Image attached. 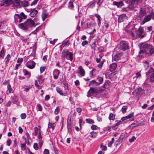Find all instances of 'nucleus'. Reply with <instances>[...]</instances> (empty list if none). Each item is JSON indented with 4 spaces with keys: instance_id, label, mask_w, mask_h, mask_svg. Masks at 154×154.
I'll use <instances>...</instances> for the list:
<instances>
[{
    "instance_id": "nucleus-42",
    "label": "nucleus",
    "mask_w": 154,
    "mask_h": 154,
    "mask_svg": "<svg viewBox=\"0 0 154 154\" xmlns=\"http://www.w3.org/2000/svg\"><path fill=\"white\" fill-rule=\"evenodd\" d=\"M7 88L9 91V93H13V91L12 88H11V85L8 84L7 86Z\"/></svg>"
},
{
    "instance_id": "nucleus-19",
    "label": "nucleus",
    "mask_w": 154,
    "mask_h": 154,
    "mask_svg": "<svg viewBox=\"0 0 154 154\" xmlns=\"http://www.w3.org/2000/svg\"><path fill=\"white\" fill-rule=\"evenodd\" d=\"M113 5L117 6L118 7H121L124 5V4L122 2H119L115 1L113 2Z\"/></svg>"
},
{
    "instance_id": "nucleus-59",
    "label": "nucleus",
    "mask_w": 154,
    "mask_h": 154,
    "mask_svg": "<svg viewBox=\"0 0 154 154\" xmlns=\"http://www.w3.org/2000/svg\"><path fill=\"white\" fill-rule=\"evenodd\" d=\"M134 112H132L129 114L128 116H127V117L128 119H130L134 116Z\"/></svg>"
},
{
    "instance_id": "nucleus-8",
    "label": "nucleus",
    "mask_w": 154,
    "mask_h": 154,
    "mask_svg": "<svg viewBox=\"0 0 154 154\" xmlns=\"http://www.w3.org/2000/svg\"><path fill=\"white\" fill-rule=\"evenodd\" d=\"M136 33L138 37H143L146 34V32L145 31L144 28L141 27L136 31Z\"/></svg>"
},
{
    "instance_id": "nucleus-16",
    "label": "nucleus",
    "mask_w": 154,
    "mask_h": 154,
    "mask_svg": "<svg viewBox=\"0 0 154 154\" xmlns=\"http://www.w3.org/2000/svg\"><path fill=\"white\" fill-rule=\"evenodd\" d=\"M48 15V13L45 10H44L42 14V17L43 21H44L47 17Z\"/></svg>"
},
{
    "instance_id": "nucleus-41",
    "label": "nucleus",
    "mask_w": 154,
    "mask_h": 154,
    "mask_svg": "<svg viewBox=\"0 0 154 154\" xmlns=\"http://www.w3.org/2000/svg\"><path fill=\"white\" fill-rule=\"evenodd\" d=\"M109 118L110 120H113L115 119V116L112 113H110L109 115Z\"/></svg>"
},
{
    "instance_id": "nucleus-24",
    "label": "nucleus",
    "mask_w": 154,
    "mask_h": 154,
    "mask_svg": "<svg viewBox=\"0 0 154 154\" xmlns=\"http://www.w3.org/2000/svg\"><path fill=\"white\" fill-rule=\"evenodd\" d=\"M134 24L133 22L132 21L130 22L128 25L127 26V28H130L131 29H133L134 28Z\"/></svg>"
},
{
    "instance_id": "nucleus-28",
    "label": "nucleus",
    "mask_w": 154,
    "mask_h": 154,
    "mask_svg": "<svg viewBox=\"0 0 154 154\" xmlns=\"http://www.w3.org/2000/svg\"><path fill=\"white\" fill-rule=\"evenodd\" d=\"M5 22L4 21L0 22V29H3L6 28V26L5 24Z\"/></svg>"
},
{
    "instance_id": "nucleus-1",
    "label": "nucleus",
    "mask_w": 154,
    "mask_h": 154,
    "mask_svg": "<svg viewBox=\"0 0 154 154\" xmlns=\"http://www.w3.org/2000/svg\"><path fill=\"white\" fill-rule=\"evenodd\" d=\"M34 26L35 23L34 21L30 19H28L24 23L20 24L19 26L20 28L23 30L25 31H27L29 30L30 28Z\"/></svg>"
},
{
    "instance_id": "nucleus-62",
    "label": "nucleus",
    "mask_w": 154,
    "mask_h": 154,
    "mask_svg": "<svg viewBox=\"0 0 154 154\" xmlns=\"http://www.w3.org/2000/svg\"><path fill=\"white\" fill-rule=\"evenodd\" d=\"M33 147L35 150H37L38 149V146L37 143H34L33 145Z\"/></svg>"
},
{
    "instance_id": "nucleus-31",
    "label": "nucleus",
    "mask_w": 154,
    "mask_h": 154,
    "mask_svg": "<svg viewBox=\"0 0 154 154\" xmlns=\"http://www.w3.org/2000/svg\"><path fill=\"white\" fill-rule=\"evenodd\" d=\"M143 63H144L145 69L146 70L149 66V63L146 61H144Z\"/></svg>"
},
{
    "instance_id": "nucleus-21",
    "label": "nucleus",
    "mask_w": 154,
    "mask_h": 154,
    "mask_svg": "<svg viewBox=\"0 0 154 154\" xmlns=\"http://www.w3.org/2000/svg\"><path fill=\"white\" fill-rule=\"evenodd\" d=\"M56 91L61 96H65L67 95V94L66 93H63L61 89L60 88H57Z\"/></svg>"
},
{
    "instance_id": "nucleus-26",
    "label": "nucleus",
    "mask_w": 154,
    "mask_h": 154,
    "mask_svg": "<svg viewBox=\"0 0 154 154\" xmlns=\"http://www.w3.org/2000/svg\"><path fill=\"white\" fill-rule=\"evenodd\" d=\"M96 24L92 22H88L87 23V27L89 28H91L92 27H94Z\"/></svg>"
},
{
    "instance_id": "nucleus-29",
    "label": "nucleus",
    "mask_w": 154,
    "mask_h": 154,
    "mask_svg": "<svg viewBox=\"0 0 154 154\" xmlns=\"http://www.w3.org/2000/svg\"><path fill=\"white\" fill-rule=\"evenodd\" d=\"M13 5L17 8L19 7L21 5V2L17 1L13 3Z\"/></svg>"
},
{
    "instance_id": "nucleus-3",
    "label": "nucleus",
    "mask_w": 154,
    "mask_h": 154,
    "mask_svg": "<svg viewBox=\"0 0 154 154\" xmlns=\"http://www.w3.org/2000/svg\"><path fill=\"white\" fill-rule=\"evenodd\" d=\"M150 48L151 45L146 43L142 44L140 47V51L139 53V56L144 57L148 54V51Z\"/></svg>"
},
{
    "instance_id": "nucleus-7",
    "label": "nucleus",
    "mask_w": 154,
    "mask_h": 154,
    "mask_svg": "<svg viewBox=\"0 0 154 154\" xmlns=\"http://www.w3.org/2000/svg\"><path fill=\"white\" fill-rule=\"evenodd\" d=\"M14 17L15 20H16V19H19V23H20L23 21V20H24L26 18L27 16L23 12H22L20 14H15Z\"/></svg>"
},
{
    "instance_id": "nucleus-58",
    "label": "nucleus",
    "mask_w": 154,
    "mask_h": 154,
    "mask_svg": "<svg viewBox=\"0 0 154 154\" xmlns=\"http://www.w3.org/2000/svg\"><path fill=\"white\" fill-rule=\"evenodd\" d=\"M98 127L95 125H92L91 126V128L92 130H97Z\"/></svg>"
},
{
    "instance_id": "nucleus-53",
    "label": "nucleus",
    "mask_w": 154,
    "mask_h": 154,
    "mask_svg": "<svg viewBox=\"0 0 154 154\" xmlns=\"http://www.w3.org/2000/svg\"><path fill=\"white\" fill-rule=\"evenodd\" d=\"M152 26H149V27H146L145 28V30H147V31H151L152 30Z\"/></svg>"
},
{
    "instance_id": "nucleus-34",
    "label": "nucleus",
    "mask_w": 154,
    "mask_h": 154,
    "mask_svg": "<svg viewBox=\"0 0 154 154\" xmlns=\"http://www.w3.org/2000/svg\"><path fill=\"white\" fill-rule=\"evenodd\" d=\"M89 85H92L93 86H95L97 85V82L95 80H93L90 82Z\"/></svg>"
},
{
    "instance_id": "nucleus-39",
    "label": "nucleus",
    "mask_w": 154,
    "mask_h": 154,
    "mask_svg": "<svg viewBox=\"0 0 154 154\" xmlns=\"http://www.w3.org/2000/svg\"><path fill=\"white\" fill-rule=\"evenodd\" d=\"M60 111V108L59 106H57L55 109L54 112V114L56 115H57Z\"/></svg>"
},
{
    "instance_id": "nucleus-6",
    "label": "nucleus",
    "mask_w": 154,
    "mask_h": 154,
    "mask_svg": "<svg viewBox=\"0 0 154 154\" xmlns=\"http://www.w3.org/2000/svg\"><path fill=\"white\" fill-rule=\"evenodd\" d=\"M119 47H116L115 48V51L119 50V49L123 51L125 50L128 48V46L127 43L125 41H123L120 42Z\"/></svg>"
},
{
    "instance_id": "nucleus-13",
    "label": "nucleus",
    "mask_w": 154,
    "mask_h": 154,
    "mask_svg": "<svg viewBox=\"0 0 154 154\" xmlns=\"http://www.w3.org/2000/svg\"><path fill=\"white\" fill-rule=\"evenodd\" d=\"M122 55V53H118L114 55L112 59L116 61H118L119 60Z\"/></svg>"
},
{
    "instance_id": "nucleus-64",
    "label": "nucleus",
    "mask_w": 154,
    "mask_h": 154,
    "mask_svg": "<svg viewBox=\"0 0 154 154\" xmlns=\"http://www.w3.org/2000/svg\"><path fill=\"white\" fill-rule=\"evenodd\" d=\"M25 146H26V145L22 143L21 144V148L23 150H25V149H26Z\"/></svg>"
},
{
    "instance_id": "nucleus-17",
    "label": "nucleus",
    "mask_w": 154,
    "mask_h": 154,
    "mask_svg": "<svg viewBox=\"0 0 154 154\" xmlns=\"http://www.w3.org/2000/svg\"><path fill=\"white\" fill-rule=\"evenodd\" d=\"M38 11L36 10H35L34 9L31 10V12L30 13L29 15L31 17H35L37 14Z\"/></svg>"
},
{
    "instance_id": "nucleus-60",
    "label": "nucleus",
    "mask_w": 154,
    "mask_h": 154,
    "mask_svg": "<svg viewBox=\"0 0 154 154\" xmlns=\"http://www.w3.org/2000/svg\"><path fill=\"white\" fill-rule=\"evenodd\" d=\"M109 24L107 22L105 21L104 23V24L103 27H105L106 29H107L109 27Z\"/></svg>"
},
{
    "instance_id": "nucleus-43",
    "label": "nucleus",
    "mask_w": 154,
    "mask_h": 154,
    "mask_svg": "<svg viewBox=\"0 0 154 154\" xmlns=\"http://www.w3.org/2000/svg\"><path fill=\"white\" fill-rule=\"evenodd\" d=\"M128 108V106H124L122 107V111L123 113H125L126 112Z\"/></svg>"
},
{
    "instance_id": "nucleus-61",
    "label": "nucleus",
    "mask_w": 154,
    "mask_h": 154,
    "mask_svg": "<svg viewBox=\"0 0 154 154\" xmlns=\"http://www.w3.org/2000/svg\"><path fill=\"white\" fill-rule=\"evenodd\" d=\"M34 130H35V133H34V135L35 136H36L38 134V128L37 127H35L34 128Z\"/></svg>"
},
{
    "instance_id": "nucleus-4",
    "label": "nucleus",
    "mask_w": 154,
    "mask_h": 154,
    "mask_svg": "<svg viewBox=\"0 0 154 154\" xmlns=\"http://www.w3.org/2000/svg\"><path fill=\"white\" fill-rule=\"evenodd\" d=\"M65 58L71 61L73 60V54L68 49L63 50L62 53V58L64 60Z\"/></svg>"
},
{
    "instance_id": "nucleus-35",
    "label": "nucleus",
    "mask_w": 154,
    "mask_h": 154,
    "mask_svg": "<svg viewBox=\"0 0 154 154\" xmlns=\"http://www.w3.org/2000/svg\"><path fill=\"white\" fill-rule=\"evenodd\" d=\"M67 128L68 131L69 132H70L72 131V128L71 124L70 123H69L67 122Z\"/></svg>"
},
{
    "instance_id": "nucleus-40",
    "label": "nucleus",
    "mask_w": 154,
    "mask_h": 154,
    "mask_svg": "<svg viewBox=\"0 0 154 154\" xmlns=\"http://www.w3.org/2000/svg\"><path fill=\"white\" fill-rule=\"evenodd\" d=\"M142 89L141 88H136L134 91V92L137 94H139L142 91Z\"/></svg>"
},
{
    "instance_id": "nucleus-51",
    "label": "nucleus",
    "mask_w": 154,
    "mask_h": 154,
    "mask_svg": "<svg viewBox=\"0 0 154 154\" xmlns=\"http://www.w3.org/2000/svg\"><path fill=\"white\" fill-rule=\"evenodd\" d=\"M37 107L38 110L39 111H42V106L40 104H38L37 105Z\"/></svg>"
},
{
    "instance_id": "nucleus-10",
    "label": "nucleus",
    "mask_w": 154,
    "mask_h": 154,
    "mask_svg": "<svg viewBox=\"0 0 154 154\" xmlns=\"http://www.w3.org/2000/svg\"><path fill=\"white\" fill-rule=\"evenodd\" d=\"M35 66V63L33 61H30L26 63V66L30 69L34 68Z\"/></svg>"
},
{
    "instance_id": "nucleus-27",
    "label": "nucleus",
    "mask_w": 154,
    "mask_h": 154,
    "mask_svg": "<svg viewBox=\"0 0 154 154\" xmlns=\"http://www.w3.org/2000/svg\"><path fill=\"white\" fill-rule=\"evenodd\" d=\"M45 79L42 76L40 75L38 77V80L40 84L42 83L44 81Z\"/></svg>"
},
{
    "instance_id": "nucleus-63",
    "label": "nucleus",
    "mask_w": 154,
    "mask_h": 154,
    "mask_svg": "<svg viewBox=\"0 0 154 154\" xmlns=\"http://www.w3.org/2000/svg\"><path fill=\"white\" fill-rule=\"evenodd\" d=\"M46 68L45 66H42L40 68V71L41 73H42L45 70Z\"/></svg>"
},
{
    "instance_id": "nucleus-49",
    "label": "nucleus",
    "mask_w": 154,
    "mask_h": 154,
    "mask_svg": "<svg viewBox=\"0 0 154 154\" xmlns=\"http://www.w3.org/2000/svg\"><path fill=\"white\" fill-rule=\"evenodd\" d=\"M35 86L38 89H41V87L38 84L37 81L36 80H35Z\"/></svg>"
},
{
    "instance_id": "nucleus-15",
    "label": "nucleus",
    "mask_w": 154,
    "mask_h": 154,
    "mask_svg": "<svg viewBox=\"0 0 154 154\" xmlns=\"http://www.w3.org/2000/svg\"><path fill=\"white\" fill-rule=\"evenodd\" d=\"M117 64L115 63H113L110 65L109 70L110 72H113L114 71L116 68Z\"/></svg>"
},
{
    "instance_id": "nucleus-44",
    "label": "nucleus",
    "mask_w": 154,
    "mask_h": 154,
    "mask_svg": "<svg viewBox=\"0 0 154 154\" xmlns=\"http://www.w3.org/2000/svg\"><path fill=\"white\" fill-rule=\"evenodd\" d=\"M95 2L93 1L92 2H90L89 4V7L91 8H92L95 6Z\"/></svg>"
},
{
    "instance_id": "nucleus-54",
    "label": "nucleus",
    "mask_w": 154,
    "mask_h": 154,
    "mask_svg": "<svg viewBox=\"0 0 154 154\" xmlns=\"http://www.w3.org/2000/svg\"><path fill=\"white\" fill-rule=\"evenodd\" d=\"M136 138L135 136H133L131 138H130L129 139V142L131 143L134 141Z\"/></svg>"
},
{
    "instance_id": "nucleus-38",
    "label": "nucleus",
    "mask_w": 154,
    "mask_h": 154,
    "mask_svg": "<svg viewBox=\"0 0 154 154\" xmlns=\"http://www.w3.org/2000/svg\"><path fill=\"white\" fill-rule=\"evenodd\" d=\"M154 70L153 68H150L149 69L146 73V76H148L149 75L150 73L154 71Z\"/></svg>"
},
{
    "instance_id": "nucleus-14",
    "label": "nucleus",
    "mask_w": 154,
    "mask_h": 154,
    "mask_svg": "<svg viewBox=\"0 0 154 154\" xmlns=\"http://www.w3.org/2000/svg\"><path fill=\"white\" fill-rule=\"evenodd\" d=\"M126 17V15L125 14L119 15L118 18V22L119 23L123 22L125 19Z\"/></svg>"
},
{
    "instance_id": "nucleus-50",
    "label": "nucleus",
    "mask_w": 154,
    "mask_h": 154,
    "mask_svg": "<svg viewBox=\"0 0 154 154\" xmlns=\"http://www.w3.org/2000/svg\"><path fill=\"white\" fill-rule=\"evenodd\" d=\"M11 58L10 55L9 54H8L5 59L6 62H8Z\"/></svg>"
},
{
    "instance_id": "nucleus-23",
    "label": "nucleus",
    "mask_w": 154,
    "mask_h": 154,
    "mask_svg": "<svg viewBox=\"0 0 154 154\" xmlns=\"http://www.w3.org/2000/svg\"><path fill=\"white\" fill-rule=\"evenodd\" d=\"M97 82V85H99L102 84L103 81V79L101 77H98L97 78L96 80Z\"/></svg>"
},
{
    "instance_id": "nucleus-32",
    "label": "nucleus",
    "mask_w": 154,
    "mask_h": 154,
    "mask_svg": "<svg viewBox=\"0 0 154 154\" xmlns=\"http://www.w3.org/2000/svg\"><path fill=\"white\" fill-rule=\"evenodd\" d=\"M11 100L13 103H16L18 100V97L14 95L12 98Z\"/></svg>"
},
{
    "instance_id": "nucleus-36",
    "label": "nucleus",
    "mask_w": 154,
    "mask_h": 154,
    "mask_svg": "<svg viewBox=\"0 0 154 154\" xmlns=\"http://www.w3.org/2000/svg\"><path fill=\"white\" fill-rule=\"evenodd\" d=\"M89 136L93 138H95L97 136V133L93 131L91 132L90 133V134L89 135Z\"/></svg>"
},
{
    "instance_id": "nucleus-20",
    "label": "nucleus",
    "mask_w": 154,
    "mask_h": 154,
    "mask_svg": "<svg viewBox=\"0 0 154 154\" xmlns=\"http://www.w3.org/2000/svg\"><path fill=\"white\" fill-rule=\"evenodd\" d=\"M111 85V83L109 81H107L103 84V87L106 89L108 88Z\"/></svg>"
},
{
    "instance_id": "nucleus-18",
    "label": "nucleus",
    "mask_w": 154,
    "mask_h": 154,
    "mask_svg": "<svg viewBox=\"0 0 154 154\" xmlns=\"http://www.w3.org/2000/svg\"><path fill=\"white\" fill-rule=\"evenodd\" d=\"M79 72H78L81 75V76H84L85 74V71L83 69L81 66H80L79 67Z\"/></svg>"
},
{
    "instance_id": "nucleus-45",
    "label": "nucleus",
    "mask_w": 154,
    "mask_h": 154,
    "mask_svg": "<svg viewBox=\"0 0 154 154\" xmlns=\"http://www.w3.org/2000/svg\"><path fill=\"white\" fill-rule=\"evenodd\" d=\"M21 5H22L24 7H26L28 6V3L27 1L21 2Z\"/></svg>"
},
{
    "instance_id": "nucleus-5",
    "label": "nucleus",
    "mask_w": 154,
    "mask_h": 154,
    "mask_svg": "<svg viewBox=\"0 0 154 154\" xmlns=\"http://www.w3.org/2000/svg\"><path fill=\"white\" fill-rule=\"evenodd\" d=\"M151 20H154V11L152 10L148 14L145 16L141 22V24L143 25L145 23L150 21Z\"/></svg>"
},
{
    "instance_id": "nucleus-56",
    "label": "nucleus",
    "mask_w": 154,
    "mask_h": 154,
    "mask_svg": "<svg viewBox=\"0 0 154 154\" xmlns=\"http://www.w3.org/2000/svg\"><path fill=\"white\" fill-rule=\"evenodd\" d=\"M104 62V60L102 61H101V62H100V63L98 65V67L100 68H101L103 66V65Z\"/></svg>"
},
{
    "instance_id": "nucleus-25",
    "label": "nucleus",
    "mask_w": 154,
    "mask_h": 154,
    "mask_svg": "<svg viewBox=\"0 0 154 154\" xmlns=\"http://www.w3.org/2000/svg\"><path fill=\"white\" fill-rule=\"evenodd\" d=\"M23 72H24V75L25 76H27L26 78L27 79H29L30 76L31 74L28 72L27 70L23 69Z\"/></svg>"
},
{
    "instance_id": "nucleus-9",
    "label": "nucleus",
    "mask_w": 154,
    "mask_h": 154,
    "mask_svg": "<svg viewBox=\"0 0 154 154\" xmlns=\"http://www.w3.org/2000/svg\"><path fill=\"white\" fill-rule=\"evenodd\" d=\"M12 2V0H4L0 4L1 6H8Z\"/></svg>"
},
{
    "instance_id": "nucleus-2",
    "label": "nucleus",
    "mask_w": 154,
    "mask_h": 154,
    "mask_svg": "<svg viewBox=\"0 0 154 154\" xmlns=\"http://www.w3.org/2000/svg\"><path fill=\"white\" fill-rule=\"evenodd\" d=\"M143 0H126L127 3L130 2L131 4L128 6V8L131 10L134 9L136 11L138 10Z\"/></svg>"
},
{
    "instance_id": "nucleus-11",
    "label": "nucleus",
    "mask_w": 154,
    "mask_h": 154,
    "mask_svg": "<svg viewBox=\"0 0 154 154\" xmlns=\"http://www.w3.org/2000/svg\"><path fill=\"white\" fill-rule=\"evenodd\" d=\"M98 92L97 89L93 88H91L88 92V93L90 95H92Z\"/></svg>"
},
{
    "instance_id": "nucleus-48",
    "label": "nucleus",
    "mask_w": 154,
    "mask_h": 154,
    "mask_svg": "<svg viewBox=\"0 0 154 154\" xmlns=\"http://www.w3.org/2000/svg\"><path fill=\"white\" fill-rule=\"evenodd\" d=\"M139 123L138 121H134V123H132L131 125H134L133 126V127H137V126H139Z\"/></svg>"
},
{
    "instance_id": "nucleus-30",
    "label": "nucleus",
    "mask_w": 154,
    "mask_h": 154,
    "mask_svg": "<svg viewBox=\"0 0 154 154\" xmlns=\"http://www.w3.org/2000/svg\"><path fill=\"white\" fill-rule=\"evenodd\" d=\"M5 52L4 49L3 48L2 49L1 51L0 52V57L2 58H3L4 57Z\"/></svg>"
},
{
    "instance_id": "nucleus-55",
    "label": "nucleus",
    "mask_w": 154,
    "mask_h": 154,
    "mask_svg": "<svg viewBox=\"0 0 154 154\" xmlns=\"http://www.w3.org/2000/svg\"><path fill=\"white\" fill-rule=\"evenodd\" d=\"M26 135L27 138V139L26 138H25V141L26 142H27V141H28L29 142L28 139L30 138L29 134V133L27 132L26 133Z\"/></svg>"
},
{
    "instance_id": "nucleus-12",
    "label": "nucleus",
    "mask_w": 154,
    "mask_h": 154,
    "mask_svg": "<svg viewBox=\"0 0 154 154\" xmlns=\"http://www.w3.org/2000/svg\"><path fill=\"white\" fill-rule=\"evenodd\" d=\"M60 71L57 69H55L53 71V75L54 79H57L58 77V76L60 74Z\"/></svg>"
},
{
    "instance_id": "nucleus-33",
    "label": "nucleus",
    "mask_w": 154,
    "mask_h": 154,
    "mask_svg": "<svg viewBox=\"0 0 154 154\" xmlns=\"http://www.w3.org/2000/svg\"><path fill=\"white\" fill-rule=\"evenodd\" d=\"M74 1V0H70V1L69 2L68 7L70 9H72L73 7V5L72 3Z\"/></svg>"
},
{
    "instance_id": "nucleus-22",
    "label": "nucleus",
    "mask_w": 154,
    "mask_h": 154,
    "mask_svg": "<svg viewBox=\"0 0 154 154\" xmlns=\"http://www.w3.org/2000/svg\"><path fill=\"white\" fill-rule=\"evenodd\" d=\"M146 14V11L142 8H141L139 12V16L140 17H142Z\"/></svg>"
},
{
    "instance_id": "nucleus-37",
    "label": "nucleus",
    "mask_w": 154,
    "mask_h": 154,
    "mask_svg": "<svg viewBox=\"0 0 154 154\" xmlns=\"http://www.w3.org/2000/svg\"><path fill=\"white\" fill-rule=\"evenodd\" d=\"M154 53V47L152 48V46L151 45V48H150L148 51V54H149L150 55Z\"/></svg>"
},
{
    "instance_id": "nucleus-47",
    "label": "nucleus",
    "mask_w": 154,
    "mask_h": 154,
    "mask_svg": "<svg viewBox=\"0 0 154 154\" xmlns=\"http://www.w3.org/2000/svg\"><path fill=\"white\" fill-rule=\"evenodd\" d=\"M149 80L151 82L154 81V72L151 74Z\"/></svg>"
},
{
    "instance_id": "nucleus-46",
    "label": "nucleus",
    "mask_w": 154,
    "mask_h": 154,
    "mask_svg": "<svg viewBox=\"0 0 154 154\" xmlns=\"http://www.w3.org/2000/svg\"><path fill=\"white\" fill-rule=\"evenodd\" d=\"M85 121L86 122L91 124L94 123V121L90 119H86Z\"/></svg>"
},
{
    "instance_id": "nucleus-52",
    "label": "nucleus",
    "mask_w": 154,
    "mask_h": 154,
    "mask_svg": "<svg viewBox=\"0 0 154 154\" xmlns=\"http://www.w3.org/2000/svg\"><path fill=\"white\" fill-rule=\"evenodd\" d=\"M146 123V121L145 120H143L142 122L139 123V126H142L145 125Z\"/></svg>"
},
{
    "instance_id": "nucleus-57",
    "label": "nucleus",
    "mask_w": 154,
    "mask_h": 154,
    "mask_svg": "<svg viewBox=\"0 0 154 154\" xmlns=\"http://www.w3.org/2000/svg\"><path fill=\"white\" fill-rule=\"evenodd\" d=\"M26 115L25 113H22L20 115V117L22 119H25L26 117Z\"/></svg>"
}]
</instances>
